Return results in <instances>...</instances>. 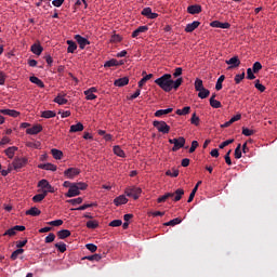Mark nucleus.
<instances>
[{"mask_svg":"<svg viewBox=\"0 0 277 277\" xmlns=\"http://www.w3.org/2000/svg\"><path fill=\"white\" fill-rule=\"evenodd\" d=\"M156 85L160 87L163 92H172V75L164 74L155 80Z\"/></svg>","mask_w":277,"mask_h":277,"instance_id":"obj_1","label":"nucleus"},{"mask_svg":"<svg viewBox=\"0 0 277 277\" xmlns=\"http://www.w3.org/2000/svg\"><path fill=\"white\" fill-rule=\"evenodd\" d=\"M124 194L129 198H133L134 200H137V198H140V196L142 195V188L132 186V187L126 188Z\"/></svg>","mask_w":277,"mask_h":277,"instance_id":"obj_2","label":"nucleus"},{"mask_svg":"<svg viewBox=\"0 0 277 277\" xmlns=\"http://www.w3.org/2000/svg\"><path fill=\"white\" fill-rule=\"evenodd\" d=\"M169 144H173L172 147L173 153H176V150H181L185 146V137L180 136L179 138H170Z\"/></svg>","mask_w":277,"mask_h":277,"instance_id":"obj_3","label":"nucleus"},{"mask_svg":"<svg viewBox=\"0 0 277 277\" xmlns=\"http://www.w3.org/2000/svg\"><path fill=\"white\" fill-rule=\"evenodd\" d=\"M155 129H157V131H159V133H163L164 135L170 133V126H168V123H166V121H154L153 122Z\"/></svg>","mask_w":277,"mask_h":277,"instance_id":"obj_4","label":"nucleus"},{"mask_svg":"<svg viewBox=\"0 0 277 277\" xmlns=\"http://www.w3.org/2000/svg\"><path fill=\"white\" fill-rule=\"evenodd\" d=\"M28 160L27 158H14L12 166H13V170H16V172H18V170L25 168V166H27Z\"/></svg>","mask_w":277,"mask_h":277,"instance_id":"obj_5","label":"nucleus"},{"mask_svg":"<svg viewBox=\"0 0 277 277\" xmlns=\"http://www.w3.org/2000/svg\"><path fill=\"white\" fill-rule=\"evenodd\" d=\"M38 187H41V189H45L43 192H47V194H55V188L47 180L39 181Z\"/></svg>","mask_w":277,"mask_h":277,"instance_id":"obj_6","label":"nucleus"},{"mask_svg":"<svg viewBox=\"0 0 277 277\" xmlns=\"http://www.w3.org/2000/svg\"><path fill=\"white\" fill-rule=\"evenodd\" d=\"M80 173L81 171L79 169L69 168L64 171V176H66V179H75V176H79Z\"/></svg>","mask_w":277,"mask_h":277,"instance_id":"obj_7","label":"nucleus"},{"mask_svg":"<svg viewBox=\"0 0 277 277\" xmlns=\"http://www.w3.org/2000/svg\"><path fill=\"white\" fill-rule=\"evenodd\" d=\"M75 40L79 44L80 49H85V47L90 44V41L85 39V37H81V35H76Z\"/></svg>","mask_w":277,"mask_h":277,"instance_id":"obj_8","label":"nucleus"},{"mask_svg":"<svg viewBox=\"0 0 277 277\" xmlns=\"http://www.w3.org/2000/svg\"><path fill=\"white\" fill-rule=\"evenodd\" d=\"M225 63L229 66L228 68H238V66H240L241 61H239V56H234L227 61H225Z\"/></svg>","mask_w":277,"mask_h":277,"instance_id":"obj_9","label":"nucleus"},{"mask_svg":"<svg viewBox=\"0 0 277 277\" xmlns=\"http://www.w3.org/2000/svg\"><path fill=\"white\" fill-rule=\"evenodd\" d=\"M212 27H216L217 29H230V24L225 22V23H222L220 21H213L211 22L210 24Z\"/></svg>","mask_w":277,"mask_h":277,"instance_id":"obj_10","label":"nucleus"},{"mask_svg":"<svg viewBox=\"0 0 277 277\" xmlns=\"http://www.w3.org/2000/svg\"><path fill=\"white\" fill-rule=\"evenodd\" d=\"M81 190L77 189L75 187V184L68 189V192L65 194L66 198H75V196H80Z\"/></svg>","mask_w":277,"mask_h":277,"instance_id":"obj_11","label":"nucleus"},{"mask_svg":"<svg viewBox=\"0 0 277 277\" xmlns=\"http://www.w3.org/2000/svg\"><path fill=\"white\" fill-rule=\"evenodd\" d=\"M42 131V127L40 124H35L32 128H28L26 130L27 135H38Z\"/></svg>","mask_w":277,"mask_h":277,"instance_id":"obj_12","label":"nucleus"},{"mask_svg":"<svg viewBox=\"0 0 277 277\" xmlns=\"http://www.w3.org/2000/svg\"><path fill=\"white\" fill-rule=\"evenodd\" d=\"M198 27H200V22L195 21V22L186 25L185 31H186V34H192V31H195V29H198Z\"/></svg>","mask_w":277,"mask_h":277,"instance_id":"obj_13","label":"nucleus"},{"mask_svg":"<svg viewBox=\"0 0 277 277\" xmlns=\"http://www.w3.org/2000/svg\"><path fill=\"white\" fill-rule=\"evenodd\" d=\"M142 75L143 78L138 81V88H144V85H146V82L153 79V74L146 75V71H143Z\"/></svg>","mask_w":277,"mask_h":277,"instance_id":"obj_14","label":"nucleus"},{"mask_svg":"<svg viewBox=\"0 0 277 277\" xmlns=\"http://www.w3.org/2000/svg\"><path fill=\"white\" fill-rule=\"evenodd\" d=\"M66 93H58L57 96L54 98V103L57 105H67L68 101L65 98Z\"/></svg>","mask_w":277,"mask_h":277,"instance_id":"obj_15","label":"nucleus"},{"mask_svg":"<svg viewBox=\"0 0 277 277\" xmlns=\"http://www.w3.org/2000/svg\"><path fill=\"white\" fill-rule=\"evenodd\" d=\"M38 168L40 170H50L51 172H55L57 171V166L53 164V163H41V164H38Z\"/></svg>","mask_w":277,"mask_h":277,"instance_id":"obj_16","label":"nucleus"},{"mask_svg":"<svg viewBox=\"0 0 277 277\" xmlns=\"http://www.w3.org/2000/svg\"><path fill=\"white\" fill-rule=\"evenodd\" d=\"M0 114H3V116H11V118H18V116H21V113L12 109H0Z\"/></svg>","mask_w":277,"mask_h":277,"instance_id":"obj_17","label":"nucleus"},{"mask_svg":"<svg viewBox=\"0 0 277 277\" xmlns=\"http://www.w3.org/2000/svg\"><path fill=\"white\" fill-rule=\"evenodd\" d=\"M188 14H200L202 12V6L199 4H193L187 8Z\"/></svg>","mask_w":277,"mask_h":277,"instance_id":"obj_18","label":"nucleus"},{"mask_svg":"<svg viewBox=\"0 0 277 277\" xmlns=\"http://www.w3.org/2000/svg\"><path fill=\"white\" fill-rule=\"evenodd\" d=\"M127 202H129V199H128L127 196H124V195H121V196L116 197V198L114 199V205H115L116 207H120V205H127Z\"/></svg>","mask_w":277,"mask_h":277,"instance_id":"obj_19","label":"nucleus"},{"mask_svg":"<svg viewBox=\"0 0 277 277\" xmlns=\"http://www.w3.org/2000/svg\"><path fill=\"white\" fill-rule=\"evenodd\" d=\"M16 150H18V147H16V146H11V147L6 148V149L4 150V153H5V155H6V157H8L9 159H14V155L16 154Z\"/></svg>","mask_w":277,"mask_h":277,"instance_id":"obj_20","label":"nucleus"},{"mask_svg":"<svg viewBox=\"0 0 277 277\" xmlns=\"http://www.w3.org/2000/svg\"><path fill=\"white\" fill-rule=\"evenodd\" d=\"M117 88H124V85H129V79L127 77L119 78L115 80L114 83Z\"/></svg>","mask_w":277,"mask_h":277,"instance_id":"obj_21","label":"nucleus"},{"mask_svg":"<svg viewBox=\"0 0 277 277\" xmlns=\"http://www.w3.org/2000/svg\"><path fill=\"white\" fill-rule=\"evenodd\" d=\"M148 31V26H140L132 32V38H137L140 34H146Z\"/></svg>","mask_w":277,"mask_h":277,"instance_id":"obj_22","label":"nucleus"},{"mask_svg":"<svg viewBox=\"0 0 277 277\" xmlns=\"http://www.w3.org/2000/svg\"><path fill=\"white\" fill-rule=\"evenodd\" d=\"M30 51L35 54V55H42V51H44V49L42 48V45L35 43L31 45Z\"/></svg>","mask_w":277,"mask_h":277,"instance_id":"obj_23","label":"nucleus"},{"mask_svg":"<svg viewBox=\"0 0 277 277\" xmlns=\"http://www.w3.org/2000/svg\"><path fill=\"white\" fill-rule=\"evenodd\" d=\"M174 111L173 108L159 109L155 113L156 118H161V116H168V114H172Z\"/></svg>","mask_w":277,"mask_h":277,"instance_id":"obj_24","label":"nucleus"},{"mask_svg":"<svg viewBox=\"0 0 277 277\" xmlns=\"http://www.w3.org/2000/svg\"><path fill=\"white\" fill-rule=\"evenodd\" d=\"M83 131V123L78 122L77 124L70 126L69 133H79Z\"/></svg>","mask_w":277,"mask_h":277,"instance_id":"obj_25","label":"nucleus"},{"mask_svg":"<svg viewBox=\"0 0 277 277\" xmlns=\"http://www.w3.org/2000/svg\"><path fill=\"white\" fill-rule=\"evenodd\" d=\"M40 213H42V211L36 207H32L26 211V215H31L32 217H37V215H40Z\"/></svg>","mask_w":277,"mask_h":277,"instance_id":"obj_26","label":"nucleus"},{"mask_svg":"<svg viewBox=\"0 0 277 277\" xmlns=\"http://www.w3.org/2000/svg\"><path fill=\"white\" fill-rule=\"evenodd\" d=\"M29 81L31 83H35V85H38V88H44V82H42V80H40V78H38L36 76H31L29 78Z\"/></svg>","mask_w":277,"mask_h":277,"instance_id":"obj_27","label":"nucleus"},{"mask_svg":"<svg viewBox=\"0 0 277 277\" xmlns=\"http://www.w3.org/2000/svg\"><path fill=\"white\" fill-rule=\"evenodd\" d=\"M174 194V202H179V200H181V198H183V196L185 195V190L183 188H179L175 190Z\"/></svg>","mask_w":277,"mask_h":277,"instance_id":"obj_28","label":"nucleus"},{"mask_svg":"<svg viewBox=\"0 0 277 277\" xmlns=\"http://www.w3.org/2000/svg\"><path fill=\"white\" fill-rule=\"evenodd\" d=\"M70 230L68 229H62L57 232L58 239H67V237H70Z\"/></svg>","mask_w":277,"mask_h":277,"instance_id":"obj_29","label":"nucleus"},{"mask_svg":"<svg viewBox=\"0 0 277 277\" xmlns=\"http://www.w3.org/2000/svg\"><path fill=\"white\" fill-rule=\"evenodd\" d=\"M67 53H75V51H77V43L72 40H67Z\"/></svg>","mask_w":277,"mask_h":277,"instance_id":"obj_30","label":"nucleus"},{"mask_svg":"<svg viewBox=\"0 0 277 277\" xmlns=\"http://www.w3.org/2000/svg\"><path fill=\"white\" fill-rule=\"evenodd\" d=\"M43 198H47V190H43L42 194H37L32 197V202H42Z\"/></svg>","mask_w":277,"mask_h":277,"instance_id":"obj_31","label":"nucleus"},{"mask_svg":"<svg viewBox=\"0 0 277 277\" xmlns=\"http://www.w3.org/2000/svg\"><path fill=\"white\" fill-rule=\"evenodd\" d=\"M183 85V78H177L176 80H172L171 82V90H176Z\"/></svg>","mask_w":277,"mask_h":277,"instance_id":"obj_32","label":"nucleus"},{"mask_svg":"<svg viewBox=\"0 0 277 277\" xmlns=\"http://www.w3.org/2000/svg\"><path fill=\"white\" fill-rule=\"evenodd\" d=\"M189 111H192V107L185 106V107L182 108V109H177V110L175 111V114H176L177 116H187V114H189Z\"/></svg>","mask_w":277,"mask_h":277,"instance_id":"obj_33","label":"nucleus"},{"mask_svg":"<svg viewBox=\"0 0 277 277\" xmlns=\"http://www.w3.org/2000/svg\"><path fill=\"white\" fill-rule=\"evenodd\" d=\"M113 66H120V63H118V60L113 58V60L107 61L104 64V68H111Z\"/></svg>","mask_w":277,"mask_h":277,"instance_id":"obj_34","label":"nucleus"},{"mask_svg":"<svg viewBox=\"0 0 277 277\" xmlns=\"http://www.w3.org/2000/svg\"><path fill=\"white\" fill-rule=\"evenodd\" d=\"M51 155L55 158V159H62V157H64V153L60 149H51Z\"/></svg>","mask_w":277,"mask_h":277,"instance_id":"obj_35","label":"nucleus"},{"mask_svg":"<svg viewBox=\"0 0 277 277\" xmlns=\"http://www.w3.org/2000/svg\"><path fill=\"white\" fill-rule=\"evenodd\" d=\"M168 198H174V193L164 194L163 196H161L157 199V202H159V203L166 202V200H168Z\"/></svg>","mask_w":277,"mask_h":277,"instance_id":"obj_36","label":"nucleus"},{"mask_svg":"<svg viewBox=\"0 0 277 277\" xmlns=\"http://www.w3.org/2000/svg\"><path fill=\"white\" fill-rule=\"evenodd\" d=\"M209 94H211V91L203 88V89L199 90L198 97L199 98H208Z\"/></svg>","mask_w":277,"mask_h":277,"instance_id":"obj_37","label":"nucleus"},{"mask_svg":"<svg viewBox=\"0 0 277 277\" xmlns=\"http://www.w3.org/2000/svg\"><path fill=\"white\" fill-rule=\"evenodd\" d=\"M205 89V84L202 83V80L197 78L195 80V90L196 92H199L200 90H203Z\"/></svg>","mask_w":277,"mask_h":277,"instance_id":"obj_38","label":"nucleus"},{"mask_svg":"<svg viewBox=\"0 0 277 277\" xmlns=\"http://www.w3.org/2000/svg\"><path fill=\"white\" fill-rule=\"evenodd\" d=\"M224 79H226V77L224 75L219 77L216 84H215V90H217V92H220V90H222V83H224Z\"/></svg>","mask_w":277,"mask_h":277,"instance_id":"obj_39","label":"nucleus"},{"mask_svg":"<svg viewBox=\"0 0 277 277\" xmlns=\"http://www.w3.org/2000/svg\"><path fill=\"white\" fill-rule=\"evenodd\" d=\"M75 187L79 190V192H83L85 189H88V184L83 183V182H77L74 183Z\"/></svg>","mask_w":277,"mask_h":277,"instance_id":"obj_40","label":"nucleus"},{"mask_svg":"<svg viewBox=\"0 0 277 277\" xmlns=\"http://www.w3.org/2000/svg\"><path fill=\"white\" fill-rule=\"evenodd\" d=\"M90 207H96V203H84L76 209L74 211H85V209H90Z\"/></svg>","mask_w":277,"mask_h":277,"instance_id":"obj_41","label":"nucleus"},{"mask_svg":"<svg viewBox=\"0 0 277 277\" xmlns=\"http://www.w3.org/2000/svg\"><path fill=\"white\" fill-rule=\"evenodd\" d=\"M114 153L117 155V157H126L124 150H122V148H120L118 145L114 147Z\"/></svg>","mask_w":277,"mask_h":277,"instance_id":"obj_42","label":"nucleus"},{"mask_svg":"<svg viewBox=\"0 0 277 277\" xmlns=\"http://www.w3.org/2000/svg\"><path fill=\"white\" fill-rule=\"evenodd\" d=\"M183 222L180 217H175L167 223H164V226H176L177 224H181Z\"/></svg>","mask_w":277,"mask_h":277,"instance_id":"obj_43","label":"nucleus"},{"mask_svg":"<svg viewBox=\"0 0 277 277\" xmlns=\"http://www.w3.org/2000/svg\"><path fill=\"white\" fill-rule=\"evenodd\" d=\"M25 252V249H17L11 254V260L16 261L18 259V254H23Z\"/></svg>","mask_w":277,"mask_h":277,"instance_id":"obj_44","label":"nucleus"},{"mask_svg":"<svg viewBox=\"0 0 277 277\" xmlns=\"http://www.w3.org/2000/svg\"><path fill=\"white\" fill-rule=\"evenodd\" d=\"M210 105L213 107V109H220V107H222V103L213 98H210Z\"/></svg>","mask_w":277,"mask_h":277,"instance_id":"obj_45","label":"nucleus"},{"mask_svg":"<svg viewBox=\"0 0 277 277\" xmlns=\"http://www.w3.org/2000/svg\"><path fill=\"white\" fill-rule=\"evenodd\" d=\"M42 118H55V111L53 110H45L41 114Z\"/></svg>","mask_w":277,"mask_h":277,"instance_id":"obj_46","label":"nucleus"},{"mask_svg":"<svg viewBox=\"0 0 277 277\" xmlns=\"http://www.w3.org/2000/svg\"><path fill=\"white\" fill-rule=\"evenodd\" d=\"M167 176H172V179H176V176H179V169H172V170H168L166 172Z\"/></svg>","mask_w":277,"mask_h":277,"instance_id":"obj_47","label":"nucleus"},{"mask_svg":"<svg viewBox=\"0 0 277 277\" xmlns=\"http://www.w3.org/2000/svg\"><path fill=\"white\" fill-rule=\"evenodd\" d=\"M190 124H195V127H198V124H200V117H197L196 113H194L190 118Z\"/></svg>","mask_w":277,"mask_h":277,"instance_id":"obj_48","label":"nucleus"},{"mask_svg":"<svg viewBox=\"0 0 277 277\" xmlns=\"http://www.w3.org/2000/svg\"><path fill=\"white\" fill-rule=\"evenodd\" d=\"M67 202H68L69 205H72V206L75 207V206H77V205H81V202H83V198L78 197V198H76V199H69V200H67Z\"/></svg>","mask_w":277,"mask_h":277,"instance_id":"obj_49","label":"nucleus"},{"mask_svg":"<svg viewBox=\"0 0 277 277\" xmlns=\"http://www.w3.org/2000/svg\"><path fill=\"white\" fill-rule=\"evenodd\" d=\"M243 79H246V72L236 75L234 80L235 83L239 84L241 81H243Z\"/></svg>","mask_w":277,"mask_h":277,"instance_id":"obj_50","label":"nucleus"},{"mask_svg":"<svg viewBox=\"0 0 277 277\" xmlns=\"http://www.w3.org/2000/svg\"><path fill=\"white\" fill-rule=\"evenodd\" d=\"M87 261H101L103 256L101 254H93V255H88L84 258Z\"/></svg>","mask_w":277,"mask_h":277,"instance_id":"obj_51","label":"nucleus"},{"mask_svg":"<svg viewBox=\"0 0 277 277\" xmlns=\"http://www.w3.org/2000/svg\"><path fill=\"white\" fill-rule=\"evenodd\" d=\"M151 12H153V9L147 6L142 10L141 14H142V16H146V18H149Z\"/></svg>","mask_w":277,"mask_h":277,"instance_id":"obj_52","label":"nucleus"},{"mask_svg":"<svg viewBox=\"0 0 277 277\" xmlns=\"http://www.w3.org/2000/svg\"><path fill=\"white\" fill-rule=\"evenodd\" d=\"M252 68H248L247 69V79H249L250 81L256 79V76H254V71H252Z\"/></svg>","mask_w":277,"mask_h":277,"instance_id":"obj_53","label":"nucleus"},{"mask_svg":"<svg viewBox=\"0 0 277 277\" xmlns=\"http://www.w3.org/2000/svg\"><path fill=\"white\" fill-rule=\"evenodd\" d=\"M87 228H91V229L98 228V223L96 221H88Z\"/></svg>","mask_w":277,"mask_h":277,"instance_id":"obj_54","label":"nucleus"},{"mask_svg":"<svg viewBox=\"0 0 277 277\" xmlns=\"http://www.w3.org/2000/svg\"><path fill=\"white\" fill-rule=\"evenodd\" d=\"M54 246H55V248H56L58 251H61L62 253L66 252V243L60 242V243H55Z\"/></svg>","mask_w":277,"mask_h":277,"instance_id":"obj_55","label":"nucleus"},{"mask_svg":"<svg viewBox=\"0 0 277 277\" xmlns=\"http://www.w3.org/2000/svg\"><path fill=\"white\" fill-rule=\"evenodd\" d=\"M242 135H246V137H250V135H254V130L242 128Z\"/></svg>","mask_w":277,"mask_h":277,"instance_id":"obj_56","label":"nucleus"},{"mask_svg":"<svg viewBox=\"0 0 277 277\" xmlns=\"http://www.w3.org/2000/svg\"><path fill=\"white\" fill-rule=\"evenodd\" d=\"M234 155H235V159H241V144H238Z\"/></svg>","mask_w":277,"mask_h":277,"instance_id":"obj_57","label":"nucleus"},{"mask_svg":"<svg viewBox=\"0 0 277 277\" xmlns=\"http://www.w3.org/2000/svg\"><path fill=\"white\" fill-rule=\"evenodd\" d=\"M45 243H53V241H55V234L50 233L47 237H45Z\"/></svg>","mask_w":277,"mask_h":277,"instance_id":"obj_58","label":"nucleus"},{"mask_svg":"<svg viewBox=\"0 0 277 277\" xmlns=\"http://www.w3.org/2000/svg\"><path fill=\"white\" fill-rule=\"evenodd\" d=\"M262 68H263V65H261L260 62H255V63L253 64L252 70H253L254 74H256V72H259V70H261Z\"/></svg>","mask_w":277,"mask_h":277,"instance_id":"obj_59","label":"nucleus"},{"mask_svg":"<svg viewBox=\"0 0 277 277\" xmlns=\"http://www.w3.org/2000/svg\"><path fill=\"white\" fill-rule=\"evenodd\" d=\"M84 95L87 96V101H94L96 98V95L88 90L84 91Z\"/></svg>","mask_w":277,"mask_h":277,"instance_id":"obj_60","label":"nucleus"},{"mask_svg":"<svg viewBox=\"0 0 277 277\" xmlns=\"http://www.w3.org/2000/svg\"><path fill=\"white\" fill-rule=\"evenodd\" d=\"M255 88L259 90V92H264L265 91V85L261 83V80H255Z\"/></svg>","mask_w":277,"mask_h":277,"instance_id":"obj_61","label":"nucleus"},{"mask_svg":"<svg viewBox=\"0 0 277 277\" xmlns=\"http://www.w3.org/2000/svg\"><path fill=\"white\" fill-rule=\"evenodd\" d=\"M85 248L90 252H96V250H98V247H96V245H94V243H88V245H85Z\"/></svg>","mask_w":277,"mask_h":277,"instance_id":"obj_62","label":"nucleus"},{"mask_svg":"<svg viewBox=\"0 0 277 277\" xmlns=\"http://www.w3.org/2000/svg\"><path fill=\"white\" fill-rule=\"evenodd\" d=\"M109 226H113L114 228L122 226V220H114L109 223Z\"/></svg>","mask_w":277,"mask_h":277,"instance_id":"obj_63","label":"nucleus"},{"mask_svg":"<svg viewBox=\"0 0 277 277\" xmlns=\"http://www.w3.org/2000/svg\"><path fill=\"white\" fill-rule=\"evenodd\" d=\"M49 226H62V224H64L63 220H55V221H51L48 223Z\"/></svg>","mask_w":277,"mask_h":277,"instance_id":"obj_64","label":"nucleus"}]
</instances>
